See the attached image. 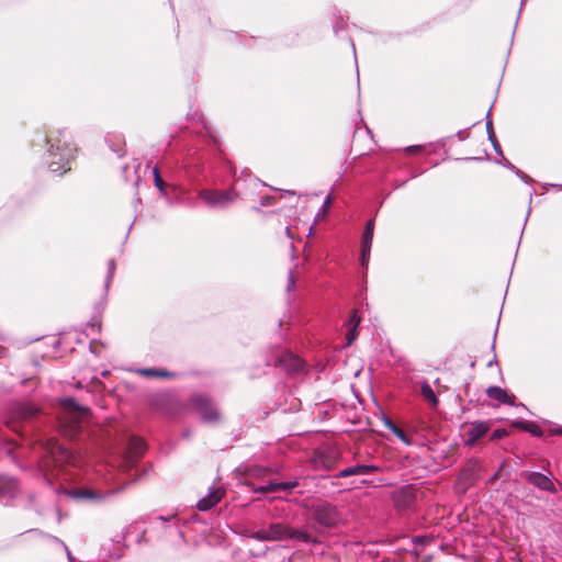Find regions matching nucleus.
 <instances>
[{
    "label": "nucleus",
    "instance_id": "obj_17",
    "mask_svg": "<svg viewBox=\"0 0 562 562\" xmlns=\"http://www.w3.org/2000/svg\"><path fill=\"white\" fill-rule=\"evenodd\" d=\"M382 468L378 464H357L353 467H348L341 470L336 477H348L351 475H363L373 472H381Z\"/></svg>",
    "mask_w": 562,
    "mask_h": 562
},
{
    "label": "nucleus",
    "instance_id": "obj_20",
    "mask_svg": "<svg viewBox=\"0 0 562 562\" xmlns=\"http://www.w3.org/2000/svg\"><path fill=\"white\" fill-rule=\"evenodd\" d=\"M486 394L492 400H495L502 404H508V405H514L515 398H516L514 394H508V392L505 389H502L499 386L487 387Z\"/></svg>",
    "mask_w": 562,
    "mask_h": 562
},
{
    "label": "nucleus",
    "instance_id": "obj_36",
    "mask_svg": "<svg viewBox=\"0 0 562 562\" xmlns=\"http://www.w3.org/2000/svg\"><path fill=\"white\" fill-rule=\"evenodd\" d=\"M424 150V146L422 145H413L405 148L407 154H419Z\"/></svg>",
    "mask_w": 562,
    "mask_h": 562
},
{
    "label": "nucleus",
    "instance_id": "obj_12",
    "mask_svg": "<svg viewBox=\"0 0 562 562\" xmlns=\"http://www.w3.org/2000/svg\"><path fill=\"white\" fill-rule=\"evenodd\" d=\"M20 493V483L16 477L0 472V502L8 503Z\"/></svg>",
    "mask_w": 562,
    "mask_h": 562
},
{
    "label": "nucleus",
    "instance_id": "obj_5",
    "mask_svg": "<svg viewBox=\"0 0 562 562\" xmlns=\"http://www.w3.org/2000/svg\"><path fill=\"white\" fill-rule=\"evenodd\" d=\"M41 414V408L29 402H19L11 405L8 411L4 424L12 431L21 432L24 423L32 422Z\"/></svg>",
    "mask_w": 562,
    "mask_h": 562
},
{
    "label": "nucleus",
    "instance_id": "obj_44",
    "mask_svg": "<svg viewBox=\"0 0 562 562\" xmlns=\"http://www.w3.org/2000/svg\"><path fill=\"white\" fill-rule=\"evenodd\" d=\"M98 348V346L94 345V341H90V349Z\"/></svg>",
    "mask_w": 562,
    "mask_h": 562
},
{
    "label": "nucleus",
    "instance_id": "obj_1",
    "mask_svg": "<svg viewBox=\"0 0 562 562\" xmlns=\"http://www.w3.org/2000/svg\"><path fill=\"white\" fill-rule=\"evenodd\" d=\"M64 409L59 418V428L63 436L75 439L81 431V424L90 416V409L87 406H80L74 398H64L60 401Z\"/></svg>",
    "mask_w": 562,
    "mask_h": 562
},
{
    "label": "nucleus",
    "instance_id": "obj_16",
    "mask_svg": "<svg viewBox=\"0 0 562 562\" xmlns=\"http://www.w3.org/2000/svg\"><path fill=\"white\" fill-rule=\"evenodd\" d=\"M490 430L487 422H473L467 429V445L473 446L480 438H482Z\"/></svg>",
    "mask_w": 562,
    "mask_h": 562
},
{
    "label": "nucleus",
    "instance_id": "obj_31",
    "mask_svg": "<svg viewBox=\"0 0 562 562\" xmlns=\"http://www.w3.org/2000/svg\"><path fill=\"white\" fill-rule=\"evenodd\" d=\"M330 204H331V196H330V195H328V196L325 199V201H324L323 205L321 206V209L318 210V212H317V214H316V217H317V218H319V217H324V216L327 214V212H328V210H329Z\"/></svg>",
    "mask_w": 562,
    "mask_h": 562
},
{
    "label": "nucleus",
    "instance_id": "obj_33",
    "mask_svg": "<svg viewBox=\"0 0 562 562\" xmlns=\"http://www.w3.org/2000/svg\"><path fill=\"white\" fill-rule=\"evenodd\" d=\"M525 431H528L536 437H541L543 435L542 429L536 423L532 422L529 425H527V427H525Z\"/></svg>",
    "mask_w": 562,
    "mask_h": 562
},
{
    "label": "nucleus",
    "instance_id": "obj_38",
    "mask_svg": "<svg viewBox=\"0 0 562 562\" xmlns=\"http://www.w3.org/2000/svg\"><path fill=\"white\" fill-rule=\"evenodd\" d=\"M294 286H295V278H294V276H293V272H292V271H290V272H289V277H288L286 290H288V291H291V290H293V289H294Z\"/></svg>",
    "mask_w": 562,
    "mask_h": 562
},
{
    "label": "nucleus",
    "instance_id": "obj_6",
    "mask_svg": "<svg viewBox=\"0 0 562 562\" xmlns=\"http://www.w3.org/2000/svg\"><path fill=\"white\" fill-rule=\"evenodd\" d=\"M313 519L325 528L336 526L340 519L337 507L327 502H321L312 506Z\"/></svg>",
    "mask_w": 562,
    "mask_h": 562
},
{
    "label": "nucleus",
    "instance_id": "obj_9",
    "mask_svg": "<svg viewBox=\"0 0 562 562\" xmlns=\"http://www.w3.org/2000/svg\"><path fill=\"white\" fill-rule=\"evenodd\" d=\"M482 469L481 462L476 459L469 460L463 469L460 471L457 490L460 493H465L479 480V473Z\"/></svg>",
    "mask_w": 562,
    "mask_h": 562
},
{
    "label": "nucleus",
    "instance_id": "obj_35",
    "mask_svg": "<svg viewBox=\"0 0 562 562\" xmlns=\"http://www.w3.org/2000/svg\"><path fill=\"white\" fill-rule=\"evenodd\" d=\"M506 436H508V431L506 429H496L493 431L491 440H499Z\"/></svg>",
    "mask_w": 562,
    "mask_h": 562
},
{
    "label": "nucleus",
    "instance_id": "obj_15",
    "mask_svg": "<svg viewBox=\"0 0 562 562\" xmlns=\"http://www.w3.org/2000/svg\"><path fill=\"white\" fill-rule=\"evenodd\" d=\"M520 476L535 487L551 493H557L553 482L549 476L540 472L522 471Z\"/></svg>",
    "mask_w": 562,
    "mask_h": 562
},
{
    "label": "nucleus",
    "instance_id": "obj_2",
    "mask_svg": "<svg viewBox=\"0 0 562 562\" xmlns=\"http://www.w3.org/2000/svg\"><path fill=\"white\" fill-rule=\"evenodd\" d=\"M68 138L67 132L60 131L58 138L49 139L48 168L53 173L60 176L70 169L69 164L75 157L76 148Z\"/></svg>",
    "mask_w": 562,
    "mask_h": 562
},
{
    "label": "nucleus",
    "instance_id": "obj_41",
    "mask_svg": "<svg viewBox=\"0 0 562 562\" xmlns=\"http://www.w3.org/2000/svg\"><path fill=\"white\" fill-rule=\"evenodd\" d=\"M501 470L502 468L490 479L488 483L493 484L501 477Z\"/></svg>",
    "mask_w": 562,
    "mask_h": 562
},
{
    "label": "nucleus",
    "instance_id": "obj_27",
    "mask_svg": "<svg viewBox=\"0 0 562 562\" xmlns=\"http://www.w3.org/2000/svg\"><path fill=\"white\" fill-rule=\"evenodd\" d=\"M420 393H422L423 397L429 403V405L431 407H437L438 406L439 401H438L434 390L431 389V386L427 382H424L422 384Z\"/></svg>",
    "mask_w": 562,
    "mask_h": 562
},
{
    "label": "nucleus",
    "instance_id": "obj_3",
    "mask_svg": "<svg viewBox=\"0 0 562 562\" xmlns=\"http://www.w3.org/2000/svg\"><path fill=\"white\" fill-rule=\"evenodd\" d=\"M41 445L45 452L42 459V467L45 470L46 476L55 475L53 468H61L66 464L78 465L77 457L60 446L55 438H47Z\"/></svg>",
    "mask_w": 562,
    "mask_h": 562
},
{
    "label": "nucleus",
    "instance_id": "obj_18",
    "mask_svg": "<svg viewBox=\"0 0 562 562\" xmlns=\"http://www.w3.org/2000/svg\"><path fill=\"white\" fill-rule=\"evenodd\" d=\"M146 450V443L142 438L131 437L127 446L126 458L133 462L138 460Z\"/></svg>",
    "mask_w": 562,
    "mask_h": 562
},
{
    "label": "nucleus",
    "instance_id": "obj_28",
    "mask_svg": "<svg viewBox=\"0 0 562 562\" xmlns=\"http://www.w3.org/2000/svg\"><path fill=\"white\" fill-rule=\"evenodd\" d=\"M374 233V221L369 220L366 224L364 232L362 234V241L367 244H372Z\"/></svg>",
    "mask_w": 562,
    "mask_h": 562
},
{
    "label": "nucleus",
    "instance_id": "obj_30",
    "mask_svg": "<svg viewBox=\"0 0 562 562\" xmlns=\"http://www.w3.org/2000/svg\"><path fill=\"white\" fill-rule=\"evenodd\" d=\"M116 269V263L114 259L109 260L108 262V274L105 279V288L108 289L110 286V283L113 279L114 272Z\"/></svg>",
    "mask_w": 562,
    "mask_h": 562
},
{
    "label": "nucleus",
    "instance_id": "obj_40",
    "mask_svg": "<svg viewBox=\"0 0 562 562\" xmlns=\"http://www.w3.org/2000/svg\"><path fill=\"white\" fill-rule=\"evenodd\" d=\"M531 422H516L513 424L514 427L525 430V427L529 425Z\"/></svg>",
    "mask_w": 562,
    "mask_h": 562
},
{
    "label": "nucleus",
    "instance_id": "obj_11",
    "mask_svg": "<svg viewBox=\"0 0 562 562\" xmlns=\"http://www.w3.org/2000/svg\"><path fill=\"white\" fill-rule=\"evenodd\" d=\"M191 403L205 422L216 423L220 420V413L206 396L194 395Z\"/></svg>",
    "mask_w": 562,
    "mask_h": 562
},
{
    "label": "nucleus",
    "instance_id": "obj_7",
    "mask_svg": "<svg viewBox=\"0 0 562 562\" xmlns=\"http://www.w3.org/2000/svg\"><path fill=\"white\" fill-rule=\"evenodd\" d=\"M422 492L415 485H404L391 494L394 507L398 512L414 509L417 496Z\"/></svg>",
    "mask_w": 562,
    "mask_h": 562
},
{
    "label": "nucleus",
    "instance_id": "obj_34",
    "mask_svg": "<svg viewBox=\"0 0 562 562\" xmlns=\"http://www.w3.org/2000/svg\"><path fill=\"white\" fill-rule=\"evenodd\" d=\"M153 172H154V180H155V186H156V188H157L160 192H164L165 181H164V180H162V178L160 177V175H159V171H158L157 167H155V168H154Z\"/></svg>",
    "mask_w": 562,
    "mask_h": 562
},
{
    "label": "nucleus",
    "instance_id": "obj_8",
    "mask_svg": "<svg viewBox=\"0 0 562 562\" xmlns=\"http://www.w3.org/2000/svg\"><path fill=\"white\" fill-rule=\"evenodd\" d=\"M237 194L234 189L226 191L203 189L199 192V198L203 200L210 207H227L236 200Z\"/></svg>",
    "mask_w": 562,
    "mask_h": 562
},
{
    "label": "nucleus",
    "instance_id": "obj_43",
    "mask_svg": "<svg viewBox=\"0 0 562 562\" xmlns=\"http://www.w3.org/2000/svg\"><path fill=\"white\" fill-rule=\"evenodd\" d=\"M285 233H286V235H288L290 238L292 237V236H291V231H290V228H289V227H286V228H285Z\"/></svg>",
    "mask_w": 562,
    "mask_h": 562
},
{
    "label": "nucleus",
    "instance_id": "obj_29",
    "mask_svg": "<svg viewBox=\"0 0 562 562\" xmlns=\"http://www.w3.org/2000/svg\"><path fill=\"white\" fill-rule=\"evenodd\" d=\"M372 244L361 243V255H360V263L363 268L368 267L370 260V251Z\"/></svg>",
    "mask_w": 562,
    "mask_h": 562
},
{
    "label": "nucleus",
    "instance_id": "obj_32",
    "mask_svg": "<svg viewBox=\"0 0 562 562\" xmlns=\"http://www.w3.org/2000/svg\"><path fill=\"white\" fill-rule=\"evenodd\" d=\"M139 373L145 376H165L168 375L166 371L155 370V369H142Z\"/></svg>",
    "mask_w": 562,
    "mask_h": 562
},
{
    "label": "nucleus",
    "instance_id": "obj_24",
    "mask_svg": "<svg viewBox=\"0 0 562 562\" xmlns=\"http://www.w3.org/2000/svg\"><path fill=\"white\" fill-rule=\"evenodd\" d=\"M106 142L113 153H115L119 157H123L125 155V140L122 135H113L106 138Z\"/></svg>",
    "mask_w": 562,
    "mask_h": 562
},
{
    "label": "nucleus",
    "instance_id": "obj_22",
    "mask_svg": "<svg viewBox=\"0 0 562 562\" xmlns=\"http://www.w3.org/2000/svg\"><path fill=\"white\" fill-rule=\"evenodd\" d=\"M336 452H321L315 458V464L317 468H323L325 470H333L336 468Z\"/></svg>",
    "mask_w": 562,
    "mask_h": 562
},
{
    "label": "nucleus",
    "instance_id": "obj_19",
    "mask_svg": "<svg viewBox=\"0 0 562 562\" xmlns=\"http://www.w3.org/2000/svg\"><path fill=\"white\" fill-rule=\"evenodd\" d=\"M224 493L225 492L221 488L212 491L206 497H203L198 502L196 508L201 512L211 509L221 502V499L224 496Z\"/></svg>",
    "mask_w": 562,
    "mask_h": 562
},
{
    "label": "nucleus",
    "instance_id": "obj_47",
    "mask_svg": "<svg viewBox=\"0 0 562 562\" xmlns=\"http://www.w3.org/2000/svg\"><path fill=\"white\" fill-rule=\"evenodd\" d=\"M351 47L353 49V53L356 54V48H355V44L353 43H351Z\"/></svg>",
    "mask_w": 562,
    "mask_h": 562
},
{
    "label": "nucleus",
    "instance_id": "obj_13",
    "mask_svg": "<svg viewBox=\"0 0 562 562\" xmlns=\"http://www.w3.org/2000/svg\"><path fill=\"white\" fill-rule=\"evenodd\" d=\"M86 338L87 337L82 333L74 331L61 337H47L46 346L52 347L53 349L64 348L66 351H76L72 342H81Z\"/></svg>",
    "mask_w": 562,
    "mask_h": 562
},
{
    "label": "nucleus",
    "instance_id": "obj_46",
    "mask_svg": "<svg viewBox=\"0 0 562 562\" xmlns=\"http://www.w3.org/2000/svg\"><path fill=\"white\" fill-rule=\"evenodd\" d=\"M419 541H422L420 537L415 538V542H419Z\"/></svg>",
    "mask_w": 562,
    "mask_h": 562
},
{
    "label": "nucleus",
    "instance_id": "obj_48",
    "mask_svg": "<svg viewBox=\"0 0 562 562\" xmlns=\"http://www.w3.org/2000/svg\"><path fill=\"white\" fill-rule=\"evenodd\" d=\"M334 31H335L336 34L338 33L337 26H334Z\"/></svg>",
    "mask_w": 562,
    "mask_h": 562
},
{
    "label": "nucleus",
    "instance_id": "obj_37",
    "mask_svg": "<svg viewBox=\"0 0 562 562\" xmlns=\"http://www.w3.org/2000/svg\"><path fill=\"white\" fill-rule=\"evenodd\" d=\"M508 168L513 170L520 179H522L525 182H527L528 177L518 168H516L514 165L508 162Z\"/></svg>",
    "mask_w": 562,
    "mask_h": 562
},
{
    "label": "nucleus",
    "instance_id": "obj_42",
    "mask_svg": "<svg viewBox=\"0 0 562 562\" xmlns=\"http://www.w3.org/2000/svg\"><path fill=\"white\" fill-rule=\"evenodd\" d=\"M457 135H458V137L460 139H464V132L463 131H459Z\"/></svg>",
    "mask_w": 562,
    "mask_h": 562
},
{
    "label": "nucleus",
    "instance_id": "obj_39",
    "mask_svg": "<svg viewBox=\"0 0 562 562\" xmlns=\"http://www.w3.org/2000/svg\"><path fill=\"white\" fill-rule=\"evenodd\" d=\"M274 200L273 196H270V195H267V196H263L260 201V204L261 206H268V205H271L272 204V201Z\"/></svg>",
    "mask_w": 562,
    "mask_h": 562
},
{
    "label": "nucleus",
    "instance_id": "obj_10",
    "mask_svg": "<svg viewBox=\"0 0 562 562\" xmlns=\"http://www.w3.org/2000/svg\"><path fill=\"white\" fill-rule=\"evenodd\" d=\"M360 322L361 317L359 316L358 311L352 310L348 319L342 324L341 334L344 335V340L340 346L342 349L350 347L358 337V327Z\"/></svg>",
    "mask_w": 562,
    "mask_h": 562
},
{
    "label": "nucleus",
    "instance_id": "obj_14",
    "mask_svg": "<svg viewBox=\"0 0 562 562\" xmlns=\"http://www.w3.org/2000/svg\"><path fill=\"white\" fill-rule=\"evenodd\" d=\"M274 361L277 367L284 369L289 373L300 372L305 367V361L299 353H280Z\"/></svg>",
    "mask_w": 562,
    "mask_h": 562
},
{
    "label": "nucleus",
    "instance_id": "obj_26",
    "mask_svg": "<svg viewBox=\"0 0 562 562\" xmlns=\"http://www.w3.org/2000/svg\"><path fill=\"white\" fill-rule=\"evenodd\" d=\"M491 115V110H488L487 114H486V133H487V137L490 139V142L492 143L495 151L498 154V155H502V149H501V145L496 138V135L494 133V128H493V122L490 117Z\"/></svg>",
    "mask_w": 562,
    "mask_h": 562
},
{
    "label": "nucleus",
    "instance_id": "obj_4",
    "mask_svg": "<svg viewBox=\"0 0 562 562\" xmlns=\"http://www.w3.org/2000/svg\"><path fill=\"white\" fill-rule=\"evenodd\" d=\"M250 538L258 541L296 540L305 543L316 542L311 533L291 528L282 522L271 524L267 529L255 531L250 535Z\"/></svg>",
    "mask_w": 562,
    "mask_h": 562
},
{
    "label": "nucleus",
    "instance_id": "obj_23",
    "mask_svg": "<svg viewBox=\"0 0 562 562\" xmlns=\"http://www.w3.org/2000/svg\"><path fill=\"white\" fill-rule=\"evenodd\" d=\"M69 496L74 499H92L100 501L102 498L101 494L97 493L90 488H75L69 491Z\"/></svg>",
    "mask_w": 562,
    "mask_h": 562
},
{
    "label": "nucleus",
    "instance_id": "obj_45",
    "mask_svg": "<svg viewBox=\"0 0 562 562\" xmlns=\"http://www.w3.org/2000/svg\"><path fill=\"white\" fill-rule=\"evenodd\" d=\"M494 360H496V356L495 355L493 356V360L488 362V366H491Z\"/></svg>",
    "mask_w": 562,
    "mask_h": 562
},
{
    "label": "nucleus",
    "instance_id": "obj_25",
    "mask_svg": "<svg viewBox=\"0 0 562 562\" xmlns=\"http://www.w3.org/2000/svg\"><path fill=\"white\" fill-rule=\"evenodd\" d=\"M384 425L390 429L403 443L411 446L413 443L412 437L408 436L402 428L395 425L391 419L385 418Z\"/></svg>",
    "mask_w": 562,
    "mask_h": 562
},
{
    "label": "nucleus",
    "instance_id": "obj_21",
    "mask_svg": "<svg viewBox=\"0 0 562 562\" xmlns=\"http://www.w3.org/2000/svg\"><path fill=\"white\" fill-rule=\"evenodd\" d=\"M297 485H299L297 481L281 482V483L269 482L267 485H262V486L258 487L256 490V492H258V493H272V492H277L279 490L291 491V490L295 488Z\"/></svg>",
    "mask_w": 562,
    "mask_h": 562
}]
</instances>
